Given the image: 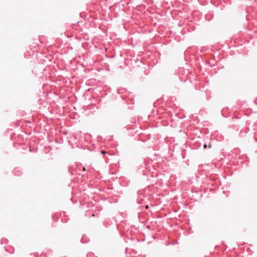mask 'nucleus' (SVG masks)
<instances>
[{
	"label": "nucleus",
	"mask_w": 257,
	"mask_h": 257,
	"mask_svg": "<svg viewBox=\"0 0 257 257\" xmlns=\"http://www.w3.org/2000/svg\"><path fill=\"white\" fill-rule=\"evenodd\" d=\"M149 206L148 205L146 206V208H148Z\"/></svg>",
	"instance_id": "7"
},
{
	"label": "nucleus",
	"mask_w": 257,
	"mask_h": 257,
	"mask_svg": "<svg viewBox=\"0 0 257 257\" xmlns=\"http://www.w3.org/2000/svg\"><path fill=\"white\" fill-rule=\"evenodd\" d=\"M14 175L16 176H21L23 174V172L20 168H16L13 172Z\"/></svg>",
	"instance_id": "3"
},
{
	"label": "nucleus",
	"mask_w": 257,
	"mask_h": 257,
	"mask_svg": "<svg viewBox=\"0 0 257 257\" xmlns=\"http://www.w3.org/2000/svg\"><path fill=\"white\" fill-rule=\"evenodd\" d=\"M208 147H209V148H211V144H210L209 145Z\"/></svg>",
	"instance_id": "5"
},
{
	"label": "nucleus",
	"mask_w": 257,
	"mask_h": 257,
	"mask_svg": "<svg viewBox=\"0 0 257 257\" xmlns=\"http://www.w3.org/2000/svg\"><path fill=\"white\" fill-rule=\"evenodd\" d=\"M207 148V145H204V148L206 149Z\"/></svg>",
	"instance_id": "6"
},
{
	"label": "nucleus",
	"mask_w": 257,
	"mask_h": 257,
	"mask_svg": "<svg viewBox=\"0 0 257 257\" xmlns=\"http://www.w3.org/2000/svg\"><path fill=\"white\" fill-rule=\"evenodd\" d=\"M106 153L107 152L105 151H104V150L101 151V154H103V155L106 154Z\"/></svg>",
	"instance_id": "4"
},
{
	"label": "nucleus",
	"mask_w": 257,
	"mask_h": 257,
	"mask_svg": "<svg viewBox=\"0 0 257 257\" xmlns=\"http://www.w3.org/2000/svg\"><path fill=\"white\" fill-rule=\"evenodd\" d=\"M79 168L78 163H75L74 165L71 166L69 169V172L73 174H74L75 173L77 174V172L79 171Z\"/></svg>",
	"instance_id": "1"
},
{
	"label": "nucleus",
	"mask_w": 257,
	"mask_h": 257,
	"mask_svg": "<svg viewBox=\"0 0 257 257\" xmlns=\"http://www.w3.org/2000/svg\"><path fill=\"white\" fill-rule=\"evenodd\" d=\"M70 143H71V144L73 145V147L74 148L75 147L79 148L80 145L79 141L76 142V139L75 137H74L71 140L69 141Z\"/></svg>",
	"instance_id": "2"
}]
</instances>
